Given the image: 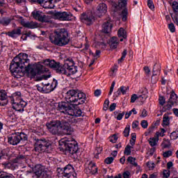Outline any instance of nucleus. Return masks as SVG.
<instances>
[{
  "label": "nucleus",
  "mask_w": 178,
  "mask_h": 178,
  "mask_svg": "<svg viewBox=\"0 0 178 178\" xmlns=\"http://www.w3.org/2000/svg\"><path fill=\"white\" fill-rule=\"evenodd\" d=\"M32 66L33 65L30 63V59H29V54L19 53L11 61L10 72L16 79H19L22 76V74L31 73V77H35L38 74V71H37V67L33 68Z\"/></svg>",
  "instance_id": "1"
},
{
  "label": "nucleus",
  "mask_w": 178,
  "mask_h": 178,
  "mask_svg": "<svg viewBox=\"0 0 178 178\" xmlns=\"http://www.w3.org/2000/svg\"><path fill=\"white\" fill-rule=\"evenodd\" d=\"M43 63L45 66H49L51 69L56 70V73L59 74L70 76L77 73V66L74 65L75 63L73 59L67 58L63 66L60 65V63L49 58L44 60Z\"/></svg>",
  "instance_id": "2"
},
{
  "label": "nucleus",
  "mask_w": 178,
  "mask_h": 178,
  "mask_svg": "<svg viewBox=\"0 0 178 178\" xmlns=\"http://www.w3.org/2000/svg\"><path fill=\"white\" fill-rule=\"evenodd\" d=\"M49 40L51 44L57 45V47H65L70 42L69 38V33L66 29H56L49 35Z\"/></svg>",
  "instance_id": "3"
},
{
  "label": "nucleus",
  "mask_w": 178,
  "mask_h": 178,
  "mask_svg": "<svg viewBox=\"0 0 178 178\" xmlns=\"http://www.w3.org/2000/svg\"><path fill=\"white\" fill-rule=\"evenodd\" d=\"M59 149L61 152L73 155L79 151V143L73 138H65L59 140Z\"/></svg>",
  "instance_id": "4"
},
{
  "label": "nucleus",
  "mask_w": 178,
  "mask_h": 178,
  "mask_svg": "<svg viewBox=\"0 0 178 178\" xmlns=\"http://www.w3.org/2000/svg\"><path fill=\"white\" fill-rule=\"evenodd\" d=\"M65 101L70 104L76 102L75 105H83L86 102V93L79 90L72 89L68 90L65 95Z\"/></svg>",
  "instance_id": "5"
},
{
  "label": "nucleus",
  "mask_w": 178,
  "mask_h": 178,
  "mask_svg": "<svg viewBox=\"0 0 178 178\" xmlns=\"http://www.w3.org/2000/svg\"><path fill=\"white\" fill-rule=\"evenodd\" d=\"M58 111L61 113L67 114L70 116H81V109L74 108L72 107L69 102H60L58 103Z\"/></svg>",
  "instance_id": "6"
},
{
  "label": "nucleus",
  "mask_w": 178,
  "mask_h": 178,
  "mask_svg": "<svg viewBox=\"0 0 178 178\" xmlns=\"http://www.w3.org/2000/svg\"><path fill=\"white\" fill-rule=\"evenodd\" d=\"M34 150L35 152L42 154L46 152L47 154H51L52 152V144L49 140L47 139H35Z\"/></svg>",
  "instance_id": "7"
},
{
  "label": "nucleus",
  "mask_w": 178,
  "mask_h": 178,
  "mask_svg": "<svg viewBox=\"0 0 178 178\" xmlns=\"http://www.w3.org/2000/svg\"><path fill=\"white\" fill-rule=\"evenodd\" d=\"M29 136L24 132H15L8 137V143L10 145H18L23 141H27Z\"/></svg>",
  "instance_id": "8"
},
{
  "label": "nucleus",
  "mask_w": 178,
  "mask_h": 178,
  "mask_svg": "<svg viewBox=\"0 0 178 178\" xmlns=\"http://www.w3.org/2000/svg\"><path fill=\"white\" fill-rule=\"evenodd\" d=\"M11 104L13 109H15L17 112H20V113H23L24 108L27 106V102L24 101L23 99H19V97L11 98Z\"/></svg>",
  "instance_id": "9"
},
{
  "label": "nucleus",
  "mask_w": 178,
  "mask_h": 178,
  "mask_svg": "<svg viewBox=\"0 0 178 178\" xmlns=\"http://www.w3.org/2000/svg\"><path fill=\"white\" fill-rule=\"evenodd\" d=\"M177 95L172 90L170 95L167 104L163 106L161 112H168V111L172 109V106H177Z\"/></svg>",
  "instance_id": "10"
},
{
  "label": "nucleus",
  "mask_w": 178,
  "mask_h": 178,
  "mask_svg": "<svg viewBox=\"0 0 178 178\" xmlns=\"http://www.w3.org/2000/svg\"><path fill=\"white\" fill-rule=\"evenodd\" d=\"M35 176L37 178H49L51 175L49 172L45 170V167L41 164H37L33 169Z\"/></svg>",
  "instance_id": "11"
},
{
  "label": "nucleus",
  "mask_w": 178,
  "mask_h": 178,
  "mask_svg": "<svg viewBox=\"0 0 178 178\" xmlns=\"http://www.w3.org/2000/svg\"><path fill=\"white\" fill-rule=\"evenodd\" d=\"M53 16L54 19H57L61 22H70L72 19V17H73V14L70 12L66 11H56L53 14Z\"/></svg>",
  "instance_id": "12"
},
{
  "label": "nucleus",
  "mask_w": 178,
  "mask_h": 178,
  "mask_svg": "<svg viewBox=\"0 0 178 178\" xmlns=\"http://www.w3.org/2000/svg\"><path fill=\"white\" fill-rule=\"evenodd\" d=\"M80 20L81 23L86 24V26H91L94 23V20H95V17L90 11L84 12L81 14Z\"/></svg>",
  "instance_id": "13"
},
{
  "label": "nucleus",
  "mask_w": 178,
  "mask_h": 178,
  "mask_svg": "<svg viewBox=\"0 0 178 178\" xmlns=\"http://www.w3.org/2000/svg\"><path fill=\"white\" fill-rule=\"evenodd\" d=\"M46 127L51 134H58L59 133V127H60V120L51 121L46 124Z\"/></svg>",
  "instance_id": "14"
},
{
  "label": "nucleus",
  "mask_w": 178,
  "mask_h": 178,
  "mask_svg": "<svg viewBox=\"0 0 178 178\" xmlns=\"http://www.w3.org/2000/svg\"><path fill=\"white\" fill-rule=\"evenodd\" d=\"M126 6H127V0H120L116 6V8H119V9L124 8L121 12L122 22L127 20V15H129V10L126 8Z\"/></svg>",
  "instance_id": "15"
},
{
  "label": "nucleus",
  "mask_w": 178,
  "mask_h": 178,
  "mask_svg": "<svg viewBox=\"0 0 178 178\" xmlns=\"http://www.w3.org/2000/svg\"><path fill=\"white\" fill-rule=\"evenodd\" d=\"M31 15L33 19L38 20V22H41L42 23H48V22H49L48 17H47L41 10H35L32 12Z\"/></svg>",
  "instance_id": "16"
},
{
  "label": "nucleus",
  "mask_w": 178,
  "mask_h": 178,
  "mask_svg": "<svg viewBox=\"0 0 178 178\" xmlns=\"http://www.w3.org/2000/svg\"><path fill=\"white\" fill-rule=\"evenodd\" d=\"M153 74L152 76V84H156V82L159 80L158 76L161 74V65L159 64H154L153 67Z\"/></svg>",
  "instance_id": "17"
},
{
  "label": "nucleus",
  "mask_w": 178,
  "mask_h": 178,
  "mask_svg": "<svg viewBox=\"0 0 178 178\" xmlns=\"http://www.w3.org/2000/svg\"><path fill=\"white\" fill-rule=\"evenodd\" d=\"M22 29L23 28L20 26L17 27L13 29L11 31L8 32L7 35H8V37H10L11 38L16 39L17 38V37H19V35H22Z\"/></svg>",
  "instance_id": "18"
},
{
  "label": "nucleus",
  "mask_w": 178,
  "mask_h": 178,
  "mask_svg": "<svg viewBox=\"0 0 178 178\" xmlns=\"http://www.w3.org/2000/svg\"><path fill=\"white\" fill-rule=\"evenodd\" d=\"M73 172H74V168H73V165L70 164L67 165L65 167H64V175H63V177H72V173H73Z\"/></svg>",
  "instance_id": "19"
},
{
  "label": "nucleus",
  "mask_w": 178,
  "mask_h": 178,
  "mask_svg": "<svg viewBox=\"0 0 178 178\" xmlns=\"http://www.w3.org/2000/svg\"><path fill=\"white\" fill-rule=\"evenodd\" d=\"M60 129H63V130H64L65 131H67V133H72L73 131V129L72 128V127H70V124H69V122H67L66 120H60Z\"/></svg>",
  "instance_id": "20"
},
{
  "label": "nucleus",
  "mask_w": 178,
  "mask_h": 178,
  "mask_svg": "<svg viewBox=\"0 0 178 178\" xmlns=\"http://www.w3.org/2000/svg\"><path fill=\"white\" fill-rule=\"evenodd\" d=\"M8 95L6 91L0 90V106H5L8 104Z\"/></svg>",
  "instance_id": "21"
},
{
  "label": "nucleus",
  "mask_w": 178,
  "mask_h": 178,
  "mask_svg": "<svg viewBox=\"0 0 178 178\" xmlns=\"http://www.w3.org/2000/svg\"><path fill=\"white\" fill-rule=\"evenodd\" d=\"M112 27H113L112 24L107 21L102 24V31L105 34H109V33L112 31Z\"/></svg>",
  "instance_id": "22"
},
{
  "label": "nucleus",
  "mask_w": 178,
  "mask_h": 178,
  "mask_svg": "<svg viewBox=\"0 0 178 178\" xmlns=\"http://www.w3.org/2000/svg\"><path fill=\"white\" fill-rule=\"evenodd\" d=\"M97 10L102 16V15H105L108 12V6H106L105 3H100L97 7Z\"/></svg>",
  "instance_id": "23"
},
{
  "label": "nucleus",
  "mask_w": 178,
  "mask_h": 178,
  "mask_svg": "<svg viewBox=\"0 0 178 178\" xmlns=\"http://www.w3.org/2000/svg\"><path fill=\"white\" fill-rule=\"evenodd\" d=\"M86 170H88L90 175H95V173L98 172V168H97L95 163H92V161L90 162L88 169Z\"/></svg>",
  "instance_id": "24"
},
{
  "label": "nucleus",
  "mask_w": 178,
  "mask_h": 178,
  "mask_svg": "<svg viewBox=\"0 0 178 178\" xmlns=\"http://www.w3.org/2000/svg\"><path fill=\"white\" fill-rule=\"evenodd\" d=\"M108 44L111 49H116V48H118V45H119V40H118V38H111L108 42Z\"/></svg>",
  "instance_id": "25"
},
{
  "label": "nucleus",
  "mask_w": 178,
  "mask_h": 178,
  "mask_svg": "<svg viewBox=\"0 0 178 178\" xmlns=\"http://www.w3.org/2000/svg\"><path fill=\"white\" fill-rule=\"evenodd\" d=\"M35 67L38 74H42V73H47V72H49V70L48 68L45 67L41 64H38Z\"/></svg>",
  "instance_id": "26"
},
{
  "label": "nucleus",
  "mask_w": 178,
  "mask_h": 178,
  "mask_svg": "<svg viewBox=\"0 0 178 178\" xmlns=\"http://www.w3.org/2000/svg\"><path fill=\"white\" fill-rule=\"evenodd\" d=\"M0 178H16L12 174L5 172L3 170H0Z\"/></svg>",
  "instance_id": "27"
},
{
  "label": "nucleus",
  "mask_w": 178,
  "mask_h": 178,
  "mask_svg": "<svg viewBox=\"0 0 178 178\" xmlns=\"http://www.w3.org/2000/svg\"><path fill=\"white\" fill-rule=\"evenodd\" d=\"M118 37H120V38H124V39L127 38V33L123 28H120L118 30Z\"/></svg>",
  "instance_id": "28"
},
{
  "label": "nucleus",
  "mask_w": 178,
  "mask_h": 178,
  "mask_svg": "<svg viewBox=\"0 0 178 178\" xmlns=\"http://www.w3.org/2000/svg\"><path fill=\"white\" fill-rule=\"evenodd\" d=\"M10 19L8 17H3L0 19V24H1V26H9V24H10Z\"/></svg>",
  "instance_id": "29"
},
{
  "label": "nucleus",
  "mask_w": 178,
  "mask_h": 178,
  "mask_svg": "<svg viewBox=\"0 0 178 178\" xmlns=\"http://www.w3.org/2000/svg\"><path fill=\"white\" fill-rule=\"evenodd\" d=\"M139 98H142L143 99H147V97H145V95H139L137 96V95L134 94L132 95V96L131 97V104H134V102H136V99H138Z\"/></svg>",
  "instance_id": "30"
},
{
  "label": "nucleus",
  "mask_w": 178,
  "mask_h": 178,
  "mask_svg": "<svg viewBox=\"0 0 178 178\" xmlns=\"http://www.w3.org/2000/svg\"><path fill=\"white\" fill-rule=\"evenodd\" d=\"M24 159H26V156L24 155L19 154L13 159V162L14 163H20V162H22V161H24Z\"/></svg>",
  "instance_id": "31"
},
{
  "label": "nucleus",
  "mask_w": 178,
  "mask_h": 178,
  "mask_svg": "<svg viewBox=\"0 0 178 178\" xmlns=\"http://www.w3.org/2000/svg\"><path fill=\"white\" fill-rule=\"evenodd\" d=\"M170 124V119L168 114H164L163 117V126H169Z\"/></svg>",
  "instance_id": "32"
},
{
  "label": "nucleus",
  "mask_w": 178,
  "mask_h": 178,
  "mask_svg": "<svg viewBox=\"0 0 178 178\" xmlns=\"http://www.w3.org/2000/svg\"><path fill=\"white\" fill-rule=\"evenodd\" d=\"M38 27V23L31 22H26V29H37Z\"/></svg>",
  "instance_id": "33"
},
{
  "label": "nucleus",
  "mask_w": 178,
  "mask_h": 178,
  "mask_svg": "<svg viewBox=\"0 0 178 178\" xmlns=\"http://www.w3.org/2000/svg\"><path fill=\"white\" fill-rule=\"evenodd\" d=\"M74 118H79V116H72V118L69 120V122L71 123V124H76V123H79V122H83V118H78V119H76Z\"/></svg>",
  "instance_id": "34"
},
{
  "label": "nucleus",
  "mask_w": 178,
  "mask_h": 178,
  "mask_svg": "<svg viewBox=\"0 0 178 178\" xmlns=\"http://www.w3.org/2000/svg\"><path fill=\"white\" fill-rule=\"evenodd\" d=\"M51 90H52L51 85H49V83H45L44 86V92H45L46 94H49V92H51V91H54Z\"/></svg>",
  "instance_id": "35"
},
{
  "label": "nucleus",
  "mask_w": 178,
  "mask_h": 178,
  "mask_svg": "<svg viewBox=\"0 0 178 178\" xmlns=\"http://www.w3.org/2000/svg\"><path fill=\"white\" fill-rule=\"evenodd\" d=\"M122 134L124 137H129V136H130V125H127Z\"/></svg>",
  "instance_id": "36"
},
{
  "label": "nucleus",
  "mask_w": 178,
  "mask_h": 178,
  "mask_svg": "<svg viewBox=\"0 0 178 178\" xmlns=\"http://www.w3.org/2000/svg\"><path fill=\"white\" fill-rule=\"evenodd\" d=\"M127 162H129L131 165H133V166L137 167L138 164L136 162V159L133 158L132 156H129L127 159Z\"/></svg>",
  "instance_id": "37"
},
{
  "label": "nucleus",
  "mask_w": 178,
  "mask_h": 178,
  "mask_svg": "<svg viewBox=\"0 0 178 178\" xmlns=\"http://www.w3.org/2000/svg\"><path fill=\"white\" fill-rule=\"evenodd\" d=\"M171 17L175 24L178 26V13H174L171 14Z\"/></svg>",
  "instance_id": "38"
},
{
  "label": "nucleus",
  "mask_w": 178,
  "mask_h": 178,
  "mask_svg": "<svg viewBox=\"0 0 178 178\" xmlns=\"http://www.w3.org/2000/svg\"><path fill=\"white\" fill-rule=\"evenodd\" d=\"M124 154L127 156L131 155V146L130 145L126 146Z\"/></svg>",
  "instance_id": "39"
},
{
  "label": "nucleus",
  "mask_w": 178,
  "mask_h": 178,
  "mask_svg": "<svg viewBox=\"0 0 178 178\" xmlns=\"http://www.w3.org/2000/svg\"><path fill=\"white\" fill-rule=\"evenodd\" d=\"M5 0H0V13L1 15H3L5 13Z\"/></svg>",
  "instance_id": "40"
},
{
  "label": "nucleus",
  "mask_w": 178,
  "mask_h": 178,
  "mask_svg": "<svg viewBox=\"0 0 178 178\" xmlns=\"http://www.w3.org/2000/svg\"><path fill=\"white\" fill-rule=\"evenodd\" d=\"M159 103L161 106H165V104H166V99L163 96L159 97Z\"/></svg>",
  "instance_id": "41"
},
{
  "label": "nucleus",
  "mask_w": 178,
  "mask_h": 178,
  "mask_svg": "<svg viewBox=\"0 0 178 178\" xmlns=\"http://www.w3.org/2000/svg\"><path fill=\"white\" fill-rule=\"evenodd\" d=\"M126 55H127V50L124 49L122 53V56L120 58L118 59V63H122L124 60V58H126Z\"/></svg>",
  "instance_id": "42"
},
{
  "label": "nucleus",
  "mask_w": 178,
  "mask_h": 178,
  "mask_svg": "<svg viewBox=\"0 0 178 178\" xmlns=\"http://www.w3.org/2000/svg\"><path fill=\"white\" fill-rule=\"evenodd\" d=\"M172 8L174 13H178V2L177 1L172 2Z\"/></svg>",
  "instance_id": "43"
},
{
  "label": "nucleus",
  "mask_w": 178,
  "mask_h": 178,
  "mask_svg": "<svg viewBox=\"0 0 178 178\" xmlns=\"http://www.w3.org/2000/svg\"><path fill=\"white\" fill-rule=\"evenodd\" d=\"M119 88H120V91H121V94H122V95H126L127 90H129V86H127V87L121 86Z\"/></svg>",
  "instance_id": "44"
},
{
  "label": "nucleus",
  "mask_w": 178,
  "mask_h": 178,
  "mask_svg": "<svg viewBox=\"0 0 178 178\" xmlns=\"http://www.w3.org/2000/svg\"><path fill=\"white\" fill-rule=\"evenodd\" d=\"M50 86L51 88V90L54 91V90H55V88L58 87V80H56L55 79H54Z\"/></svg>",
  "instance_id": "45"
},
{
  "label": "nucleus",
  "mask_w": 178,
  "mask_h": 178,
  "mask_svg": "<svg viewBox=\"0 0 178 178\" xmlns=\"http://www.w3.org/2000/svg\"><path fill=\"white\" fill-rule=\"evenodd\" d=\"M149 144L151 147H155V145H156V138H150Z\"/></svg>",
  "instance_id": "46"
},
{
  "label": "nucleus",
  "mask_w": 178,
  "mask_h": 178,
  "mask_svg": "<svg viewBox=\"0 0 178 178\" xmlns=\"http://www.w3.org/2000/svg\"><path fill=\"white\" fill-rule=\"evenodd\" d=\"M165 133H166V130H165V129L163 128H161V132H156V137H157V140H158V137H163L165 136Z\"/></svg>",
  "instance_id": "47"
},
{
  "label": "nucleus",
  "mask_w": 178,
  "mask_h": 178,
  "mask_svg": "<svg viewBox=\"0 0 178 178\" xmlns=\"http://www.w3.org/2000/svg\"><path fill=\"white\" fill-rule=\"evenodd\" d=\"M147 6L151 10L155 9V6L154 5V1H152V0H147Z\"/></svg>",
  "instance_id": "48"
},
{
  "label": "nucleus",
  "mask_w": 178,
  "mask_h": 178,
  "mask_svg": "<svg viewBox=\"0 0 178 178\" xmlns=\"http://www.w3.org/2000/svg\"><path fill=\"white\" fill-rule=\"evenodd\" d=\"M171 140H177L178 138V131H173L170 134Z\"/></svg>",
  "instance_id": "49"
},
{
  "label": "nucleus",
  "mask_w": 178,
  "mask_h": 178,
  "mask_svg": "<svg viewBox=\"0 0 178 178\" xmlns=\"http://www.w3.org/2000/svg\"><path fill=\"white\" fill-rule=\"evenodd\" d=\"M3 165H4V167L7 169H11V170L15 169V168L13 167V164H12V163L5 162Z\"/></svg>",
  "instance_id": "50"
},
{
  "label": "nucleus",
  "mask_w": 178,
  "mask_h": 178,
  "mask_svg": "<svg viewBox=\"0 0 178 178\" xmlns=\"http://www.w3.org/2000/svg\"><path fill=\"white\" fill-rule=\"evenodd\" d=\"M172 155H173V152H172V150H168L163 154L164 158H169V156H172Z\"/></svg>",
  "instance_id": "51"
},
{
  "label": "nucleus",
  "mask_w": 178,
  "mask_h": 178,
  "mask_svg": "<svg viewBox=\"0 0 178 178\" xmlns=\"http://www.w3.org/2000/svg\"><path fill=\"white\" fill-rule=\"evenodd\" d=\"M9 152H10V149H9L8 147H6V149H3L1 151L2 155L6 156H9Z\"/></svg>",
  "instance_id": "52"
},
{
  "label": "nucleus",
  "mask_w": 178,
  "mask_h": 178,
  "mask_svg": "<svg viewBox=\"0 0 178 178\" xmlns=\"http://www.w3.org/2000/svg\"><path fill=\"white\" fill-rule=\"evenodd\" d=\"M114 160H115V158H113V157H107V158L104 160V162H105L107 165H111V163H112V162H113Z\"/></svg>",
  "instance_id": "53"
},
{
  "label": "nucleus",
  "mask_w": 178,
  "mask_h": 178,
  "mask_svg": "<svg viewBox=\"0 0 178 178\" xmlns=\"http://www.w3.org/2000/svg\"><path fill=\"white\" fill-rule=\"evenodd\" d=\"M108 108H109V99H106L104 106H103V110L104 111H108Z\"/></svg>",
  "instance_id": "54"
},
{
  "label": "nucleus",
  "mask_w": 178,
  "mask_h": 178,
  "mask_svg": "<svg viewBox=\"0 0 178 178\" xmlns=\"http://www.w3.org/2000/svg\"><path fill=\"white\" fill-rule=\"evenodd\" d=\"M57 173H58V176H60V177H63L64 168H57Z\"/></svg>",
  "instance_id": "55"
},
{
  "label": "nucleus",
  "mask_w": 178,
  "mask_h": 178,
  "mask_svg": "<svg viewBox=\"0 0 178 178\" xmlns=\"http://www.w3.org/2000/svg\"><path fill=\"white\" fill-rule=\"evenodd\" d=\"M163 176L165 178H168L170 176V170H164L163 171Z\"/></svg>",
  "instance_id": "56"
},
{
  "label": "nucleus",
  "mask_w": 178,
  "mask_h": 178,
  "mask_svg": "<svg viewBox=\"0 0 178 178\" xmlns=\"http://www.w3.org/2000/svg\"><path fill=\"white\" fill-rule=\"evenodd\" d=\"M140 126L143 127V129H147L148 127V121L147 120H142L140 122Z\"/></svg>",
  "instance_id": "57"
},
{
  "label": "nucleus",
  "mask_w": 178,
  "mask_h": 178,
  "mask_svg": "<svg viewBox=\"0 0 178 178\" xmlns=\"http://www.w3.org/2000/svg\"><path fill=\"white\" fill-rule=\"evenodd\" d=\"M118 135L116 134H113L110 139V142L113 143V144H115V143H116V141H118Z\"/></svg>",
  "instance_id": "58"
},
{
  "label": "nucleus",
  "mask_w": 178,
  "mask_h": 178,
  "mask_svg": "<svg viewBox=\"0 0 178 178\" xmlns=\"http://www.w3.org/2000/svg\"><path fill=\"white\" fill-rule=\"evenodd\" d=\"M168 29L172 33H175V31H176V28L175 27V24L173 23L168 24Z\"/></svg>",
  "instance_id": "59"
},
{
  "label": "nucleus",
  "mask_w": 178,
  "mask_h": 178,
  "mask_svg": "<svg viewBox=\"0 0 178 178\" xmlns=\"http://www.w3.org/2000/svg\"><path fill=\"white\" fill-rule=\"evenodd\" d=\"M115 84H116V82L113 81L111 83V86L110 88V91L108 92V95H112V93L113 92V88H115Z\"/></svg>",
  "instance_id": "60"
},
{
  "label": "nucleus",
  "mask_w": 178,
  "mask_h": 178,
  "mask_svg": "<svg viewBox=\"0 0 178 178\" xmlns=\"http://www.w3.org/2000/svg\"><path fill=\"white\" fill-rule=\"evenodd\" d=\"M29 2H37L40 5H44V3L47 2L45 0H29Z\"/></svg>",
  "instance_id": "61"
},
{
  "label": "nucleus",
  "mask_w": 178,
  "mask_h": 178,
  "mask_svg": "<svg viewBox=\"0 0 178 178\" xmlns=\"http://www.w3.org/2000/svg\"><path fill=\"white\" fill-rule=\"evenodd\" d=\"M147 166L149 168V169H155V163L152 162H147Z\"/></svg>",
  "instance_id": "62"
},
{
  "label": "nucleus",
  "mask_w": 178,
  "mask_h": 178,
  "mask_svg": "<svg viewBox=\"0 0 178 178\" xmlns=\"http://www.w3.org/2000/svg\"><path fill=\"white\" fill-rule=\"evenodd\" d=\"M116 109V103H113L110 105L109 111L110 112H113Z\"/></svg>",
  "instance_id": "63"
},
{
  "label": "nucleus",
  "mask_w": 178,
  "mask_h": 178,
  "mask_svg": "<svg viewBox=\"0 0 178 178\" xmlns=\"http://www.w3.org/2000/svg\"><path fill=\"white\" fill-rule=\"evenodd\" d=\"M125 113L123 111L122 113H119L118 116L116 117L117 120H122L123 119V117L124 116Z\"/></svg>",
  "instance_id": "64"
}]
</instances>
